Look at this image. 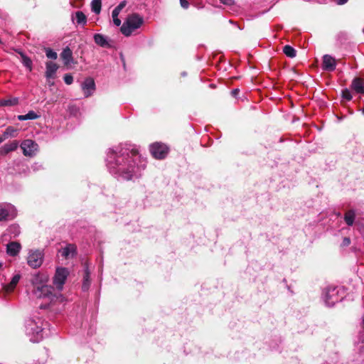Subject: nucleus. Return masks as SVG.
Masks as SVG:
<instances>
[{
  "label": "nucleus",
  "instance_id": "c9c22d12",
  "mask_svg": "<svg viewBox=\"0 0 364 364\" xmlns=\"http://www.w3.org/2000/svg\"><path fill=\"white\" fill-rule=\"evenodd\" d=\"M180 4L183 9L188 8L189 3L186 0H180Z\"/></svg>",
  "mask_w": 364,
  "mask_h": 364
},
{
  "label": "nucleus",
  "instance_id": "2f4dec72",
  "mask_svg": "<svg viewBox=\"0 0 364 364\" xmlns=\"http://www.w3.org/2000/svg\"><path fill=\"white\" fill-rule=\"evenodd\" d=\"M46 54L48 58L55 60L58 57L56 52L53 51L51 48L46 49Z\"/></svg>",
  "mask_w": 364,
  "mask_h": 364
},
{
  "label": "nucleus",
  "instance_id": "79ce46f5",
  "mask_svg": "<svg viewBox=\"0 0 364 364\" xmlns=\"http://www.w3.org/2000/svg\"><path fill=\"white\" fill-rule=\"evenodd\" d=\"M6 138L3 136L2 137H0V144Z\"/></svg>",
  "mask_w": 364,
  "mask_h": 364
},
{
  "label": "nucleus",
  "instance_id": "9d476101",
  "mask_svg": "<svg viewBox=\"0 0 364 364\" xmlns=\"http://www.w3.org/2000/svg\"><path fill=\"white\" fill-rule=\"evenodd\" d=\"M21 148L24 156H33L38 151V145L31 139H25L21 142Z\"/></svg>",
  "mask_w": 364,
  "mask_h": 364
},
{
  "label": "nucleus",
  "instance_id": "72a5a7b5",
  "mask_svg": "<svg viewBox=\"0 0 364 364\" xmlns=\"http://www.w3.org/2000/svg\"><path fill=\"white\" fill-rule=\"evenodd\" d=\"M63 79L67 85H71L73 82V77L70 74H65Z\"/></svg>",
  "mask_w": 364,
  "mask_h": 364
},
{
  "label": "nucleus",
  "instance_id": "1a4fd4ad",
  "mask_svg": "<svg viewBox=\"0 0 364 364\" xmlns=\"http://www.w3.org/2000/svg\"><path fill=\"white\" fill-rule=\"evenodd\" d=\"M69 274V271L65 267H58L56 269L55 276L53 277V284L58 290H62L63 284H65L67 277Z\"/></svg>",
  "mask_w": 364,
  "mask_h": 364
},
{
  "label": "nucleus",
  "instance_id": "58836bf2",
  "mask_svg": "<svg viewBox=\"0 0 364 364\" xmlns=\"http://www.w3.org/2000/svg\"><path fill=\"white\" fill-rule=\"evenodd\" d=\"M238 92H239V90L238 89H235V90H232V94L234 95H235L237 93H238Z\"/></svg>",
  "mask_w": 364,
  "mask_h": 364
},
{
  "label": "nucleus",
  "instance_id": "9b49d317",
  "mask_svg": "<svg viewBox=\"0 0 364 364\" xmlns=\"http://www.w3.org/2000/svg\"><path fill=\"white\" fill-rule=\"evenodd\" d=\"M85 97L91 96L95 90V83L92 78L87 77L81 85Z\"/></svg>",
  "mask_w": 364,
  "mask_h": 364
},
{
  "label": "nucleus",
  "instance_id": "ea45409f",
  "mask_svg": "<svg viewBox=\"0 0 364 364\" xmlns=\"http://www.w3.org/2000/svg\"><path fill=\"white\" fill-rule=\"evenodd\" d=\"M352 250H353V252H356L359 251L360 250H359V249H358L356 247H352Z\"/></svg>",
  "mask_w": 364,
  "mask_h": 364
},
{
  "label": "nucleus",
  "instance_id": "bb28decb",
  "mask_svg": "<svg viewBox=\"0 0 364 364\" xmlns=\"http://www.w3.org/2000/svg\"><path fill=\"white\" fill-rule=\"evenodd\" d=\"M283 52L287 57L289 58L295 57L296 53V50L289 45H287L283 48Z\"/></svg>",
  "mask_w": 364,
  "mask_h": 364
},
{
  "label": "nucleus",
  "instance_id": "e433bc0d",
  "mask_svg": "<svg viewBox=\"0 0 364 364\" xmlns=\"http://www.w3.org/2000/svg\"><path fill=\"white\" fill-rule=\"evenodd\" d=\"M221 3L226 5H232L234 3V0H220Z\"/></svg>",
  "mask_w": 364,
  "mask_h": 364
},
{
  "label": "nucleus",
  "instance_id": "423d86ee",
  "mask_svg": "<svg viewBox=\"0 0 364 364\" xmlns=\"http://www.w3.org/2000/svg\"><path fill=\"white\" fill-rule=\"evenodd\" d=\"M149 150L154 158L164 159L168 153V147L162 143L155 142L149 146Z\"/></svg>",
  "mask_w": 364,
  "mask_h": 364
},
{
  "label": "nucleus",
  "instance_id": "f03ea898",
  "mask_svg": "<svg viewBox=\"0 0 364 364\" xmlns=\"http://www.w3.org/2000/svg\"><path fill=\"white\" fill-rule=\"evenodd\" d=\"M48 277L43 274H38L33 276L31 283L33 286V293L37 298H47L53 301V287L46 284Z\"/></svg>",
  "mask_w": 364,
  "mask_h": 364
},
{
  "label": "nucleus",
  "instance_id": "7c9ffc66",
  "mask_svg": "<svg viewBox=\"0 0 364 364\" xmlns=\"http://www.w3.org/2000/svg\"><path fill=\"white\" fill-rule=\"evenodd\" d=\"M7 231L11 235L16 237L20 234V228L17 225H12L7 229Z\"/></svg>",
  "mask_w": 364,
  "mask_h": 364
},
{
  "label": "nucleus",
  "instance_id": "37998d69",
  "mask_svg": "<svg viewBox=\"0 0 364 364\" xmlns=\"http://www.w3.org/2000/svg\"><path fill=\"white\" fill-rule=\"evenodd\" d=\"M182 75L185 76L186 75V73H182Z\"/></svg>",
  "mask_w": 364,
  "mask_h": 364
},
{
  "label": "nucleus",
  "instance_id": "aec40b11",
  "mask_svg": "<svg viewBox=\"0 0 364 364\" xmlns=\"http://www.w3.org/2000/svg\"><path fill=\"white\" fill-rule=\"evenodd\" d=\"M60 56L65 65H68L73 62V53L68 47L63 49Z\"/></svg>",
  "mask_w": 364,
  "mask_h": 364
},
{
  "label": "nucleus",
  "instance_id": "2eb2a0df",
  "mask_svg": "<svg viewBox=\"0 0 364 364\" xmlns=\"http://www.w3.org/2000/svg\"><path fill=\"white\" fill-rule=\"evenodd\" d=\"M61 256L65 259L73 258L76 255V247L75 245L68 244L59 250Z\"/></svg>",
  "mask_w": 364,
  "mask_h": 364
},
{
  "label": "nucleus",
  "instance_id": "cd10ccee",
  "mask_svg": "<svg viewBox=\"0 0 364 364\" xmlns=\"http://www.w3.org/2000/svg\"><path fill=\"white\" fill-rule=\"evenodd\" d=\"M101 0H92L91 3L92 11L97 14H100L101 11Z\"/></svg>",
  "mask_w": 364,
  "mask_h": 364
},
{
  "label": "nucleus",
  "instance_id": "f257e3e1",
  "mask_svg": "<svg viewBox=\"0 0 364 364\" xmlns=\"http://www.w3.org/2000/svg\"><path fill=\"white\" fill-rule=\"evenodd\" d=\"M105 161L110 174L118 180L124 181L139 178L146 166V159L136 149L126 146L109 149Z\"/></svg>",
  "mask_w": 364,
  "mask_h": 364
},
{
  "label": "nucleus",
  "instance_id": "412c9836",
  "mask_svg": "<svg viewBox=\"0 0 364 364\" xmlns=\"http://www.w3.org/2000/svg\"><path fill=\"white\" fill-rule=\"evenodd\" d=\"M72 21L77 24L85 25L87 22V18L83 12L78 11L72 15Z\"/></svg>",
  "mask_w": 364,
  "mask_h": 364
},
{
  "label": "nucleus",
  "instance_id": "a19ab883",
  "mask_svg": "<svg viewBox=\"0 0 364 364\" xmlns=\"http://www.w3.org/2000/svg\"><path fill=\"white\" fill-rule=\"evenodd\" d=\"M3 267H4V263L1 261H0V270H1L3 269Z\"/></svg>",
  "mask_w": 364,
  "mask_h": 364
},
{
  "label": "nucleus",
  "instance_id": "6ab92c4d",
  "mask_svg": "<svg viewBox=\"0 0 364 364\" xmlns=\"http://www.w3.org/2000/svg\"><path fill=\"white\" fill-rule=\"evenodd\" d=\"M94 41L96 44L103 48H109L110 44L109 43L108 39L104 35L96 33L94 35Z\"/></svg>",
  "mask_w": 364,
  "mask_h": 364
},
{
  "label": "nucleus",
  "instance_id": "20e7f679",
  "mask_svg": "<svg viewBox=\"0 0 364 364\" xmlns=\"http://www.w3.org/2000/svg\"><path fill=\"white\" fill-rule=\"evenodd\" d=\"M144 23V19L142 16L137 13H133L127 16L120 28V31L124 36L129 37L139 29Z\"/></svg>",
  "mask_w": 364,
  "mask_h": 364
},
{
  "label": "nucleus",
  "instance_id": "f704fd0d",
  "mask_svg": "<svg viewBox=\"0 0 364 364\" xmlns=\"http://www.w3.org/2000/svg\"><path fill=\"white\" fill-rule=\"evenodd\" d=\"M350 242H351L350 239L349 237H345L343 239V241H342V242L341 244V246L342 247H348V246H349L350 245Z\"/></svg>",
  "mask_w": 364,
  "mask_h": 364
},
{
  "label": "nucleus",
  "instance_id": "a878e982",
  "mask_svg": "<svg viewBox=\"0 0 364 364\" xmlns=\"http://www.w3.org/2000/svg\"><path fill=\"white\" fill-rule=\"evenodd\" d=\"M22 57V63L25 67L28 68V70L31 71L32 70V61L31 60L25 55L21 51L18 52Z\"/></svg>",
  "mask_w": 364,
  "mask_h": 364
},
{
  "label": "nucleus",
  "instance_id": "dca6fc26",
  "mask_svg": "<svg viewBox=\"0 0 364 364\" xmlns=\"http://www.w3.org/2000/svg\"><path fill=\"white\" fill-rule=\"evenodd\" d=\"M21 249V245L18 242H11L6 245V252L9 255L16 256Z\"/></svg>",
  "mask_w": 364,
  "mask_h": 364
},
{
  "label": "nucleus",
  "instance_id": "4468645a",
  "mask_svg": "<svg viewBox=\"0 0 364 364\" xmlns=\"http://www.w3.org/2000/svg\"><path fill=\"white\" fill-rule=\"evenodd\" d=\"M127 3L126 1H122L112 11V17L113 23L117 26H119L122 23L121 20L118 18V16L122 9L127 6Z\"/></svg>",
  "mask_w": 364,
  "mask_h": 364
},
{
  "label": "nucleus",
  "instance_id": "f3484780",
  "mask_svg": "<svg viewBox=\"0 0 364 364\" xmlns=\"http://www.w3.org/2000/svg\"><path fill=\"white\" fill-rule=\"evenodd\" d=\"M352 89L357 93L364 94V80L360 77H355L352 81Z\"/></svg>",
  "mask_w": 364,
  "mask_h": 364
},
{
  "label": "nucleus",
  "instance_id": "c756f323",
  "mask_svg": "<svg viewBox=\"0 0 364 364\" xmlns=\"http://www.w3.org/2000/svg\"><path fill=\"white\" fill-rule=\"evenodd\" d=\"M16 132L17 130L15 128L13 127H8L4 132L3 136L6 139L9 136L15 137L16 136Z\"/></svg>",
  "mask_w": 364,
  "mask_h": 364
},
{
  "label": "nucleus",
  "instance_id": "a211bd4d",
  "mask_svg": "<svg viewBox=\"0 0 364 364\" xmlns=\"http://www.w3.org/2000/svg\"><path fill=\"white\" fill-rule=\"evenodd\" d=\"M20 279H21V275L20 274H17L14 275L12 277L11 281L10 282V283H9L7 284H4L3 285V289L6 293L11 292L15 289V287L17 285V284L18 283Z\"/></svg>",
  "mask_w": 364,
  "mask_h": 364
},
{
  "label": "nucleus",
  "instance_id": "473e14b6",
  "mask_svg": "<svg viewBox=\"0 0 364 364\" xmlns=\"http://www.w3.org/2000/svg\"><path fill=\"white\" fill-rule=\"evenodd\" d=\"M342 97H343V98H344L345 100H346L348 101H350L353 98V96H352L350 90L348 89H345L342 91Z\"/></svg>",
  "mask_w": 364,
  "mask_h": 364
},
{
  "label": "nucleus",
  "instance_id": "f8f14e48",
  "mask_svg": "<svg viewBox=\"0 0 364 364\" xmlns=\"http://www.w3.org/2000/svg\"><path fill=\"white\" fill-rule=\"evenodd\" d=\"M46 77L47 78L48 81V84L50 85H53L54 83L53 82H50V79H54L55 77V73L58 69V65L52 62L48 61L46 64Z\"/></svg>",
  "mask_w": 364,
  "mask_h": 364
},
{
  "label": "nucleus",
  "instance_id": "393cba45",
  "mask_svg": "<svg viewBox=\"0 0 364 364\" xmlns=\"http://www.w3.org/2000/svg\"><path fill=\"white\" fill-rule=\"evenodd\" d=\"M38 115L34 111H29L26 114L18 115L17 119L20 121L32 120L38 118Z\"/></svg>",
  "mask_w": 364,
  "mask_h": 364
},
{
  "label": "nucleus",
  "instance_id": "5701e85b",
  "mask_svg": "<svg viewBox=\"0 0 364 364\" xmlns=\"http://www.w3.org/2000/svg\"><path fill=\"white\" fill-rule=\"evenodd\" d=\"M90 284H91L90 272L89 271L88 267H86L85 269V274H84V277H83V282H82V290L84 291H87L90 286Z\"/></svg>",
  "mask_w": 364,
  "mask_h": 364
},
{
  "label": "nucleus",
  "instance_id": "6e6552de",
  "mask_svg": "<svg viewBox=\"0 0 364 364\" xmlns=\"http://www.w3.org/2000/svg\"><path fill=\"white\" fill-rule=\"evenodd\" d=\"M16 215V209L11 203L0 204V221L14 219Z\"/></svg>",
  "mask_w": 364,
  "mask_h": 364
},
{
  "label": "nucleus",
  "instance_id": "b1692460",
  "mask_svg": "<svg viewBox=\"0 0 364 364\" xmlns=\"http://www.w3.org/2000/svg\"><path fill=\"white\" fill-rule=\"evenodd\" d=\"M18 143L17 141H13L10 143L4 144L1 147V153L6 154L11 151H13L17 149Z\"/></svg>",
  "mask_w": 364,
  "mask_h": 364
},
{
  "label": "nucleus",
  "instance_id": "ddd939ff",
  "mask_svg": "<svg viewBox=\"0 0 364 364\" xmlns=\"http://www.w3.org/2000/svg\"><path fill=\"white\" fill-rule=\"evenodd\" d=\"M336 67V59L330 55L323 56L322 68L326 71H333Z\"/></svg>",
  "mask_w": 364,
  "mask_h": 364
},
{
  "label": "nucleus",
  "instance_id": "c85d7f7f",
  "mask_svg": "<svg viewBox=\"0 0 364 364\" xmlns=\"http://www.w3.org/2000/svg\"><path fill=\"white\" fill-rule=\"evenodd\" d=\"M17 98L0 100V106H14L18 103Z\"/></svg>",
  "mask_w": 364,
  "mask_h": 364
},
{
  "label": "nucleus",
  "instance_id": "7ed1b4c3",
  "mask_svg": "<svg viewBox=\"0 0 364 364\" xmlns=\"http://www.w3.org/2000/svg\"><path fill=\"white\" fill-rule=\"evenodd\" d=\"M43 321L40 317L29 318L26 321V334L33 343H38L43 338Z\"/></svg>",
  "mask_w": 364,
  "mask_h": 364
},
{
  "label": "nucleus",
  "instance_id": "0eeeda50",
  "mask_svg": "<svg viewBox=\"0 0 364 364\" xmlns=\"http://www.w3.org/2000/svg\"><path fill=\"white\" fill-rule=\"evenodd\" d=\"M43 261V253L39 250H31L28 255L27 262L32 268L39 267Z\"/></svg>",
  "mask_w": 364,
  "mask_h": 364
},
{
  "label": "nucleus",
  "instance_id": "4c0bfd02",
  "mask_svg": "<svg viewBox=\"0 0 364 364\" xmlns=\"http://www.w3.org/2000/svg\"><path fill=\"white\" fill-rule=\"evenodd\" d=\"M348 0H335L337 4L343 5L345 4Z\"/></svg>",
  "mask_w": 364,
  "mask_h": 364
},
{
  "label": "nucleus",
  "instance_id": "39448f33",
  "mask_svg": "<svg viewBox=\"0 0 364 364\" xmlns=\"http://www.w3.org/2000/svg\"><path fill=\"white\" fill-rule=\"evenodd\" d=\"M341 288L334 286L327 287L323 292V299L326 305L333 306L336 303L342 300L343 296L341 295Z\"/></svg>",
  "mask_w": 364,
  "mask_h": 364
},
{
  "label": "nucleus",
  "instance_id": "4be33fe9",
  "mask_svg": "<svg viewBox=\"0 0 364 364\" xmlns=\"http://www.w3.org/2000/svg\"><path fill=\"white\" fill-rule=\"evenodd\" d=\"M356 213L355 210L353 209L348 210L343 217L345 223L348 226H352L354 223L355 219Z\"/></svg>",
  "mask_w": 364,
  "mask_h": 364
}]
</instances>
